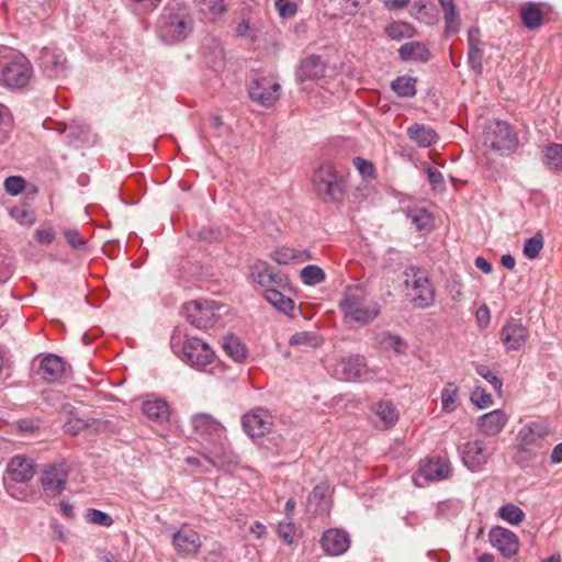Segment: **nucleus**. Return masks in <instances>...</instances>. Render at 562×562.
<instances>
[{
    "label": "nucleus",
    "mask_w": 562,
    "mask_h": 562,
    "mask_svg": "<svg viewBox=\"0 0 562 562\" xmlns=\"http://www.w3.org/2000/svg\"><path fill=\"white\" fill-rule=\"evenodd\" d=\"M194 434L212 448L203 457L218 469H229L237 463L226 435V428L215 417L206 413H196L191 417Z\"/></svg>",
    "instance_id": "obj_1"
},
{
    "label": "nucleus",
    "mask_w": 562,
    "mask_h": 562,
    "mask_svg": "<svg viewBox=\"0 0 562 562\" xmlns=\"http://www.w3.org/2000/svg\"><path fill=\"white\" fill-rule=\"evenodd\" d=\"M339 308L344 317L359 325H367L380 314V305L370 299L360 285L347 286Z\"/></svg>",
    "instance_id": "obj_2"
},
{
    "label": "nucleus",
    "mask_w": 562,
    "mask_h": 562,
    "mask_svg": "<svg viewBox=\"0 0 562 562\" xmlns=\"http://www.w3.org/2000/svg\"><path fill=\"white\" fill-rule=\"evenodd\" d=\"M312 183L316 195L325 203L339 204L346 195V179L333 162H323L313 173Z\"/></svg>",
    "instance_id": "obj_3"
},
{
    "label": "nucleus",
    "mask_w": 562,
    "mask_h": 562,
    "mask_svg": "<svg viewBox=\"0 0 562 562\" xmlns=\"http://www.w3.org/2000/svg\"><path fill=\"white\" fill-rule=\"evenodd\" d=\"M192 30L188 8L181 3L165 8L159 20V35L169 44L184 40Z\"/></svg>",
    "instance_id": "obj_4"
},
{
    "label": "nucleus",
    "mask_w": 562,
    "mask_h": 562,
    "mask_svg": "<svg viewBox=\"0 0 562 562\" xmlns=\"http://www.w3.org/2000/svg\"><path fill=\"white\" fill-rule=\"evenodd\" d=\"M33 77V67L22 54L12 52L0 60V85L10 90L26 88Z\"/></svg>",
    "instance_id": "obj_5"
},
{
    "label": "nucleus",
    "mask_w": 562,
    "mask_h": 562,
    "mask_svg": "<svg viewBox=\"0 0 562 562\" xmlns=\"http://www.w3.org/2000/svg\"><path fill=\"white\" fill-rule=\"evenodd\" d=\"M171 347L184 362L199 370L211 364L215 358V352L210 345L199 337L187 336L183 341H180L179 337L173 336Z\"/></svg>",
    "instance_id": "obj_6"
},
{
    "label": "nucleus",
    "mask_w": 562,
    "mask_h": 562,
    "mask_svg": "<svg viewBox=\"0 0 562 562\" xmlns=\"http://www.w3.org/2000/svg\"><path fill=\"white\" fill-rule=\"evenodd\" d=\"M484 144L501 156H509L519 148L517 133L509 123L499 120L486 127Z\"/></svg>",
    "instance_id": "obj_7"
},
{
    "label": "nucleus",
    "mask_w": 562,
    "mask_h": 562,
    "mask_svg": "<svg viewBox=\"0 0 562 562\" xmlns=\"http://www.w3.org/2000/svg\"><path fill=\"white\" fill-rule=\"evenodd\" d=\"M404 284L413 293L412 301L418 308H426L432 305L435 301V290L428 279L427 272L416 267H409L405 270Z\"/></svg>",
    "instance_id": "obj_8"
},
{
    "label": "nucleus",
    "mask_w": 562,
    "mask_h": 562,
    "mask_svg": "<svg viewBox=\"0 0 562 562\" xmlns=\"http://www.w3.org/2000/svg\"><path fill=\"white\" fill-rule=\"evenodd\" d=\"M35 474V464L32 459L22 456L13 457L7 465L5 487L8 493L18 499H26L27 494L18 493L15 483H26L33 479Z\"/></svg>",
    "instance_id": "obj_9"
},
{
    "label": "nucleus",
    "mask_w": 562,
    "mask_h": 562,
    "mask_svg": "<svg viewBox=\"0 0 562 562\" xmlns=\"http://www.w3.org/2000/svg\"><path fill=\"white\" fill-rule=\"evenodd\" d=\"M223 306L213 300H196L184 305L187 319L196 328L212 327L220 317Z\"/></svg>",
    "instance_id": "obj_10"
},
{
    "label": "nucleus",
    "mask_w": 562,
    "mask_h": 562,
    "mask_svg": "<svg viewBox=\"0 0 562 562\" xmlns=\"http://www.w3.org/2000/svg\"><path fill=\"white\" fill-rule=\"evenodd\" d=\"M69 465L65 461L50 463L41 472L40 482L44 495L55 498L63 493L69 476Z\"/></svg>",
    "instance_id": "obj_11"
},
{
    "label": "nucleus",
    "mask_w": 562,
    "mask_h": 562,
    "mask_svg": "<svg viewBox=\"0 0 562 562\" xmlns=\"http://www.w3.org/2000/svg\"><path fill=\"white\" fill-rule=\"evenodd\" d=\"M281 86L271 77L252 79L248 93L251 101L265 108H271L280 97Z\"/></svg>",
    "instance_id": "obj_12"
},
{
    "label": "nucleus",
    "mask_w": 562,
    "mask_h": 562,
    "mask_svg": "<svg viewBox=\"0 0 562 562\" xmlns=\"http://www.w3.org/2000/svg\"><path fill=\"white\" fill-rule=\"evenodd\" d=\"M241 426L250 438H261L270 432L273 417L268 409L256 407L243 415Z\"/></svg>",
    "instance_id": "obj_13"
},
{
    "label": "nucleus",
    "mask_w": 562,
    "mask_h": 562,
    "mask_svg": "<svg viewBox=\"0 0 562 562\" xmlns=\"http://www.w3.org/2000/svg\"><path fill=\"white\" fill-rule=\"evenodd\" d=\"M175 551L180 557H195L199 554L202 541L198 531L188 524H183L171 538Z\"/></svg>",
    "instance_id": "obj_14"
},
{
    "label": "nucleus",
    "mask_w": 562,
    "mask_h": 562,
    "mask_svg": "<svg viewBox=\"0 0 562 562\" xmlns=\"http://www.w3.org/2000/svg\"><path fill=\"white\" fill-rule=\"evenodd\" d=\"M336 375L345 381L369 380L371 371L362 356L342 358L335 368Z\"/></svg>",
    "instance_id": "obj_15"
},
{
    "label": "nucleus",
    "mask_w": 562,
    "mask_h": 562,
    "mask_svg": "<svg viewBox=\"0 0 562 562\" xmlns=\"http://www.w3.org/2000/svg\"><path fill=\"white\" fill-rule=\"evenodd\" d=\"M250 278L263 291L272 286L284 289L289 284L285 276L280 272H273L270 265L263 260H257L250 266Z\"/></svg>",
    "instance_id": "obj_16"
},
{
    "label": "nucleus",
    "mask_w": 562,
    "mask_h": 562,
    "mask_svg": "<svg viewBox=\"0 0 562 562\" xmlns=\"http://www.w3.org/2000/svg\"><path fill=\"white\" fill-rule=\"evenodd\" d=\"M492 453L484 440H470L463 447L462 461L471 471H479L487 463Z\"/></svg>",
    "instance_id": "obj_17"
},
{
    "label": "nucleus",
    "mask_w": 562,
    "mask_h": 562,
    "mask_svg": "<svg viewBox=\"0 0 562 562\" xmlns=\"http://www.w3.org/2000/svg\"><path fill=\"white\" fill-rule=\"evenodd\" d=\"M488 538L492 547L497 549L504 558H513L519 551L520 542L517 535L507 528L493 527Z\"/></svg>",
    "instance_id": "obj_18"
},
{
    "label": "nucleus",
    "mask_w": 562,
    "mask_h": 562,
    "mask_svg": "<svg viewBox=\"0 0 562 562\" xmlns=\"http://www.w3.org/2000/svg\"><path fill=\"white\" fill-rule=\"evenodd\" d=\"M451 472L450 461L443 457L427 458L419 465V474L430 482L447 480Z\"/></svg>",
    "instance_id": "obj_19"
},
{
    "label": "nucleus",
    "mask_w": 562,
    "mask_h": 562,
    "mask_svg": "<svg viewBox=\"0 0 562 562\" xmlns=\"http://www.w3.org/2000/svg\"><path fill=\"white\" fill-rule=\"evenodd\" d=\"M529 330L516 321L507 322L501 330V340L506 350H519L528 340Z\"/></svg>",
    "instance_id": "obj_20"
},
{
    "label": "nucleus",
    "mask_w": 562,
    "mask_h": 562,
    "mask_svg": "<svg viewBox=\"0 0 562 562\" xmlns=\"http://www.w3.org/2000/svg\"><path fill=\"white\" fill-rule=\"evenodd\" d=\"M321 546L326 554L340 555L349 549L350 537L345 530L330 528L323 533Z\"/></svg>",
    "instance_id": "obj_21"
},
{
    "label": "nucleus",
    "mask_w": 562,
    "mask_h": 562,
    "mask_svg": "<svg viewBox=\"0 0 562 562\" xmlns=\"http://www.w3.org/2000/svg\"><path fill=\"white\" fill-rule=\"evenodd\" d=\"M509 420V415L503 409H494L477 418L476 427L485 436H497Z\"/></svg>",
    "instance_id": "obj_22"
},
{
    "label": "nucleus",
    "mask_w": 562,
    "mask_h": 562,
    "mask_svg": "<svg viewBox=\"0 0 562 562\" xmlns=\"http://www.w3.org/2000/svg\"><path fill=\"white\" fill-rule=\"evenodd\" d=\"M372 423L378 429L393 427L400 417V413L391 401H380L372 405Z\"/></svg>",
    "instance_id": "obj_23"
},
{
    "label": "nucleus",
    "mask_w": 562,
    "mask_h": 562,
    "mask_svg": "<svg viewBox=\"0 0 562 562\" xmlns=\"http://www.w3.org/2000/svg\"><path fill=\"white\" fill-rule=\"evenodd\" d=\"M546 435L543 427L537 423H529L518 432V448L520 451L532 452L542 447Z\"/></svg>",
    "instance_id": "obj_24"
},
{
    "label": "nucleus",
    "mask_w": 562,
    "mask_h": 562,
    "mask_svg": "<svg viewBox=\"0 0 562 562\" xmlns=\"http://www.w3.org/2000/svg\"><path fill=\"white\" fill-rule=\"evenodd\" d=\"M41 65L48 77H59L66 70V57L64 53L55 48H44L41 52Z\"/></svg>",
    "instance_id": "obj_25"
},
{
    "label": "nucleus",
    "mask_w": 562,
    "mask_h": 562,
    "mask_svg": "<svg viewBox=\"0 0 562 562\" xmlns=\"http://www.w3.org/2000/svg\"><path fill=\"white\" fill-rule=\"evenodd\" d=\"M406 134L409 140L420 148H428L439 139L438 133L432 127L422 123L409 125L406 130Z\"/></svg>",
    "instance_id": "obj_26"
},
{
    "label": "nucleus",
    "mask_w": 562,
    "mask_h": 562,
    "mask_svg": "<svg viewBox=\"0 0 562 562\" xmlns=\"http://www.w3.org/2000/svg\"><path fill=\"white\" fill-rule=\"evenodd\" d=\"M270 258L281 266L299 265L313 259L312 254L307 249H296L291 247L277 248Z\"/></svg>",
    "instance_id": "obj_27"
},
{
    "label": "nucleus",
    "mask_w": 562,
    "mask_h": 562,
    "mask_svg": "<svg viewBox=\"0 0 562 562\" xmlns=\"http://www.w3.org/2000/svg\"><path fill=\"white\" fill-rule=\"evenodd\" d=\"M66 370L64 359L57 355L45 356L40 363L38 373L45 381L53 382L60 379Z\"/></svg>",
    "instance_id": "obj_28"
},
{
    "label": "nucleus",
    "mask_w": 562,
    "mask_h": 562,
    "mask_svg": "<svg viewBox=\"0 0 562 562\" xmlns=\"http://www.w3.org/2000/svg\"><path fill=\"white\" fill-rule=\"evenodd\" d=\"M326 65L321 56L311 55L304 58L297 70V78L301 81L317 80L325 74Z\"/></svg>",
    "instance_id": "obj_29"
},
{
    "label": "nucleus",
    "mask_w": 562,
    "mask_h": 562,
    "mask_svg": "<svg viewBox=\"0 0 562 562\" xmlns=\"http://www.w3.org/2000/svg\"><path fill=\"white\" fill-rule=\"evenodd\" d=\"M142 409L144 415L157 424H164L169 420L170 407L165 400H147L143 403Z\"/></svg>",
    "instance_id": "obj_30"
},
{
    "label": "nucleus",
    "mask_w": 562,
    "mask_h": 562,
    "mask_svg": "<svg viewBox=\"0 0 562 562\" xmlns=\"http://www.w3.org/2000/svg\"><path fill=\"white\" fill-rule=\"evenodd\" d=\"M398 55L404 61L427 63L430 59V52L422 42H407L398 49Z\"/></svg>",
    "instance_id": "obj_31"
},
{
    "label": "nucleus",
    "mask_w": 562,
    "mask_h": 562,
    "mask_svg": "<svg viewBox=\"0 0 562 562\" xmlns=\"http://www.w3.org/2000/svg\"><path fill=\"white\" fill-rule=\"evenodd\" d=\"M520 19L527 29H539L543 22V12L540 8V3L528 2L524 4L520 9Z\"/></svg>",
    "instance_id": "obj_32"
},
{
    "label": "nucleus",
    "mask_w": 562,
    "mask_h": 562,
    "mask_svg": "<svg viewBox=\"0 0 562 562\" xmlns=\"http://www.w3.org/2000/svg\"><path fill=\"white\" fill-rule=\"evenodd\" d=\"M262 294L263 297L280 312L284 314H291L294 311V301L291 297L284 295L276 286L266 289Z\"/></svg>",
    "instance_id": "obj_33"
},
{
    "label": "nucleus",
    "mask_w": 562,
    "mask_h": 562,
    "mask_svg": "<svg viewBox=\"0 0 562 562\" xmlns=\"http://www.w3.org/2000/svg\"><path fill=\"white\" fill-rule=\"evenodd\" d=\"M441 409L445 413L454 412L459 404V386L454 382H447L441 390Z\"/></svg>",
    "instance_id": "obj_34"
},
{
    "label": "nucleus",
    "mask_w": 562,
    "mask_h": 562,
    "mask_svg": "<svg viewBox=\"0 0 562 562\" xmlns=\"http://www.w3.org/2000/svg\"><path fill=\"white\" fill-rule=\"evenodd\" d=\"M543 165L551 171L562 170V144L550 143L546 146L542 158Z\"/></svg>",
    "instance_id": "obj_35"
},
{
    "label": "nucleus",
    "mask_w": 562,
    "mask_h": 562,
    "mask_svg": "<svg viewBox=\"0 0 562 562\" xmlns=\"http://www.w3.org/2000/svg\"><path fill=\"white\" fill-rule=\"evenodd\" d=\"M384 32L389 38L394 41L412 38L416 33L413 25L403 21H395L387 24Z\"/></svg>",
    "instance_id": "obj_36"
},
{
    "label": "nucleus",
    "mask_w": 562,
    "mask_h": 562,
    "mask_svg": "<svg viewBox=\"0 0 562 562\" xmlns=\"http://www.w3.org/2000/svg\"><path fill=\"white\" fill-rule=\"evenodd\" d=\"M443 21H445V36L450 37L456 35L461 30L462 21L457 9V5H452L446 9H442Z\"/></svg>",
    "instance_id": "obj_37"
},
{
    "label": "nucleus",
    "mask_w": 562,
    "mask_h": 562,
    "mask_svg": "<svg viewBox=\"0 0 562 562\" xmlns=\"http://www.w3.org/2000/svg\"><path fill=\"white\" fill-rule=\"evenodd\" d=\"M406 215L418 231L430 229L432 226V216L425 207H408Z\"/></svg>",
    "instance_id": "obj_38"
},
{
    "label": "nucleus",
    "mask_w": 562,
    "mask_h": 562,
    "mask_svg": "<svg viewBox=\"0 0 562 562\" xmlns=\"http://www.w3.org/2000/svg\"><path fill=\"white\" fill-rule=\"evenodd\" d=\"M223 349L232 359L238 362L244 361L247 357L245 345L233 335L224 338Z\"/></svg>",
    "instance_id": "obj_39"
},
{
    "label": "nucleus",
    "mask_w": 562,
    "mask_h": 562,
    "mask_svg": "<svg viewBox=\"0 0 562 562\" xmlns=\"http://www.w3.org/2000/svg\"><path fill=\"white\" fill-rule=\"evenodd\" d=\"M10 216L21 225L31 226L35 223V212L26 203H20L9 209Z\"/></svg>",
    "instance_id": "obj_40"
},
{
    "label": "nucleus",
    "mask_w": 562,
    "mask_h": 562,
    "mask_svg": "<svg viewBox=\"0 0 562 562\" xmlns=\"http://www.w3.org/2000/svg\"><path fill=\"white\" fill-rule=\"evenodd\" d=\"M289 344L316 348L323 344V338L317 331H297L291 336Z\"/></svg>",
    "instance_id": "obj_41"
},
{
    "label": "nucleus",
    "mask_w": 562,
    "mask_h": 562,
    "mask_svg": "<svg viewBox=\"0 0 562 562\" xmlns=\"http://www.w3.org/2000/svg\"><path fill=\"white\" fill-rule=\"evenodd\" d=\"M417 80L409 76H401L392 82L393 91L403 98H411L416 94Z\"/></svg>",
    "instance_id": "obj_42"
},
{
    "label": "nucleus",
    "mask_w": 562,
    "mask_h": 562,
    "mask_svg": "<svg viewBox=\"0 0 562 562\" xmlns=\"http://www.w3.org/2000/svg\"><path fill=\"white\" fill-rule=\"evenodd\" d=\"M300 278L305 285L313 286L324 282L326 274L321 267L308 265L301 270Z\"/></svg>",
    "instance_id": "obj_43"
},
{
    "label": "nucleus",
    "mask_w": 562,
    "mask_h": 562,
    "mask_svg": "<svg viewBox=\"0 0 562 562\" xmlns=\"http://www.w3.org/2000/svg\"><path fill=\"white\" fill-rule=\"evenodd\" d=\"M525 516L524 510L512 503L505 504L498 509V517L514 526L519 525Z\"/></svg>",
    "instance_id": "obj_44"
},
{
    "label": "nucleus",
    "mask_w": 562,
    "mask_h": 562,
    "mask_svg": "<svg viewBox=\"0 0 562 562\" xmlns=\"http://www.w3.org/2000/svg\"><path fill=\"white\" fill-rule=\"evenodd\" d=\"M543 248V237L541 233H537L532 237L525 240L524 255L528 259H535L540 255Z\"/></svg>",
    "instance_id": "obj_45"
},
{
    "label": "nucleus",
    "mask_w": 562,
    "mask_h": 562,
    "mask_svg": "<svg viewBox=\"0 0 562 562\" xmlns=\"http://www.w3.org/2000/svg\"><path fill=\"white\" fill-rule=\"evenodd\" d=\"M301 0H274V5L280 18L289 20L295 16Z\"/></svg>",
    "instance_id": "obj_46"
},
{
    "label": "nucleus",
    "mask_w": 562,
    "mask_h": 562,
    "mask_svg": "<svg viewBox=\"0 0 562 562\" xmlns=\"http://www.w3.org/2000/svg\"><path fill=\"white\" fill-rule=\"evenodd\" d=\"M200 10L210 14L212 19L220 16L226 10L225 0H195Z\"/></svg>",
    "instance_id": "obj_47"
},
{
    "label": "nucleus",
    "mask_w": 562,
    "mask_h": 562,
    "mask_svg": "<svg viewBox=\"0 0 562 562\" xmlns=\"http://www.w3.org/2000/svg\"><path fill=\"white\" fill-rule=\"evenodd\" d=\"M85 518L89 524L98 525L102 527H111L114 522L113 518L99 509L89 508L86 510Z\"/></svg>",
    "instance_id": "obj_48"
},
{
    "label": "nucleus",
    "mask_w": 562,
    "mask_h": 562,
    "mask_svg": "<svg viewBox=\"0 0 562 562\" xmlns=\"http://www.w3.org/2000/svg\"><path fill=\"white\" fill-rule=\"evenodd\" d=\"M475 371L480 376L485 379L493 386V389L501 395L503 381L497 376V374L494 371H492L485 364H477L475 367Z\"/></svg>",
    "instance_id": "obj_49"
},
{
    "label": "nucleus",
    "mask_w": 562,
    "mask_h": 562,
    "mask_svg": "<svg viewBox=\"0 0 562 562\" xmlns=\"http://www.w3.org/2000/svg\"><path fill=\"white\" fill-rule=\"evenodd\" d=\"M470 400L473 403V405L481 409L487 408L493 405L492 395L481 386H476L472 391Z\"/></svg>",
    "instance_id": "obj_50"
},
{
    "label": "nucleus",
    "mask_w": 562,
    "mask_h": 562,
    "mask_svg": "<svg viewBox=\"0 0 562 562\" xmlns=\"http://www.w3.org/2000/svg\"><path fill=\"white\" fill-rule=\"evenodd\" d=\"M353 166L363 179H375L376 170L374 165L364 158L356 157L353 159Z\"/></svg>",
    "instance_id": "obj_51"
},
{
    "label": "nucleus",
    "mask_w": 562,
    "mask_h": 562,
    "mask_svg": "<svg viewBox=\"0 0 562 562\" xmlns=\"http://www.w3.org/2000/svg\"><path fill=\"white\" fill-rule=\"evenodd\" d=\"M483 49H469L468 50V64L470 68L476 74L481 75L483 71Z\"/></svg>",
    "instance_id": "obj_52"
},
{
    "label": "nucleus",
    "mask_w": 562,
    "mask_h": 562,
    "mask_svg": "<svg viewBox=\"0 0 562 562\" xmlns=\"http://www.w3.org/2000/svg\"><path fill=\"white\" fill-rule=\"evenodd\" d=\"M4 189L11 195H18L25 189V180L20 176L8 177L4 181Z\"/></svg>",
    "instance_id": "obj_53"
},
{
    "label": "nucleus",
    "mask_w": 562,
    "mask_h": 562,
    "mask_svg": "<svg viewBox=\"0 0 562 562\" xmlns=\"http://www.w3.org/2000/svg\"><path fill=\"white\" fill-rule=\"evenodd\" d=\"M89 424L79 417H71L64 424V430L66 434L77 436L85 430Z\"/></svg>",
    "instance_id": "obj_54"
},
{
    "label": "nucleus",
    "mask_w": 562,
    "mask_h": 562,
    "mask_svg": "<svg viewBox=\"0 0 562 562\" xmlns=\"http://www.w3.org/2000/svg\"><path fill=\"white\" fill-rule=\"evenodd\" d=\"M295 526L292 521H282L278 526V535L286 544H291L295 537Z\"/></svg>",
    "instance_id": "obj_55"
},
{
    "label": "nucleus",
    "mask_w": 562,
    "mask_h": 562,
    "mask_svg": "<svg viewBox=\"0 0 562 562\" xmlns=\"http://www.w3.org/2000/svg\"><path fill=\"white\" fill-rule=\"evenodd\" d=\"M35 238L40 244L49 245L55 239V231L50 226H41L35 231Z\"/></svg>",
    "instance_id": "obj_56"
},
{
    "label": "nucleus",
    "mask_w": 562,
    "mask_h": 562,
    "mask_svg": "<svg viewBox=\"0 0 562 562\" xmlns=\"http://www.w3.org/2000/svg\"><path fill=\"white\" fill-rule=\"evenodd\" d=\"M468 47L469 49H483L481 31L477 26H471L468 30Z\"/></svg>",
    "instance_id": "obj_57"
},
{
    "label": "nucleus",
    "mask_w": 562,
    "mask_h": 562,
    "mask_svg": "<svg viewBox=\"0 0 562 562\" xmlns=\"http://www.w3.org/2000/svg\"><path fill=\"white\" fill-rule=\"evenodd\" d=\"M330 494V487L326 483L316 485L310 496L311 501L325 502Z\"/></svg>",
    "instance_id": "obj_58"
},
{
    "label": "nucleus",
    "mask_w": 562,
    "mask_h": 562,
    "mask_svg": "<svg viewBox=\"0 0 562 562\" xmlns=\"http://www.w3.org/2000/svg\"><path fill=\"white\" fill-rule=\"evenodd\" d=\"M65 237L69 245L75 249H81L85 246V239L77 229L65 231Z\"/></svg>",
    "instance_id": "obj_59"
},
{
    "label": "nucleus",
    "mask_w": 562,
    "mask_h": 562,
    "mask_svg": "<svg viewBox=\"0 0 562 562\" xmlns=\"http://www.w3.org/2000/svg\"><path fill=\"white\" fill-rule=\"evenodd\" d=\"M11 123V114L7 106L0 103V131H1V137L0 143L3 142L7 136L2 133L3 126H9Z\"/></svg>",
    "instance_id": "obj_60"
},
{
    "label": "nucleus",
    "mask_w": 562,
    "mask_h": 562,
    "mask_svg": "<svg viewBox=\"0 0 562 562\" xmlns=\"http://www.w3.org/2000/svg\"><path fill=\"white\" fill-rule=\"evenodd\" d=\"M13 273L11 262H7L4 258L0 257V283L7 282Z\"/></svg>",
    "instance_id": "obj_61"
},
{
    "label": "nucleus",
    "mask_w": 562,
    "mask_h": 562,
    "mask_svg": "<svg viewBox=\"0 0 562 562\" xmlns=\"http://www.w3.org/2000/svg\"><path fill=\"white\" fill-rule=\"evenodd\" d=\"M427 175H428L429 182L431 183V186L435 189L438 186L443 183V177H442V173L439 170L429 167L427 169Z\"/></svg>",
    "instance_id": "obj_62"
},
{
    "label": "nucleus",
    "mask_w": 562,
    "mask_h": 562,
    "mask_svg": "<svg viewBox=\"0 0 562 562\" xmlns=\"http://www.w3.org/2000/svg\"><path fill=\"white\" fill-rule=\"evenodd\" d=\"M387 340H389V345L392 346V348L394 349V351L396 353H403L406 349V344L405 341L400 338L398 336H393V335H390L387 337Z\"/></svg>",
    "instance_id": "obj_63"
},
{
    "label": "nucleus",
    "mask_w": 562,
    "mask_h": 562,
    "mask_svg": "<svg viewBox=\"0 0 562 562\" xmlns=\"http://www.w3.org/2000/svg\"><path fill=\"white\" fill-rule=\"evenodd\" d=\"M409 0H382L385 9L390 11L400 10L407 7Z\"/></svg>",
    "instance_id": "obj_64"
}]
</instances>
